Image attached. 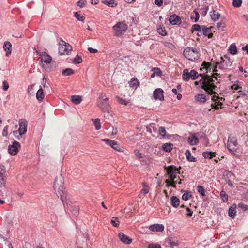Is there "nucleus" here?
<instances>
[{
    "instance_id": "nucleus-8",
    "label": "nucleus",
    "mask_w": 248,
    "mask_h": 248,
    "mask_svg": "<svg viewBox=\"0 0 248 248\" xmlns=\"http://www.w3.org/2000/svg\"><path fill=\"white\" fill-rule=\"evenodd\" d=\"M102 140L105 142V143L110 146L112 148L120 152H124V150L116 141L114 140H109L108 139H103Z\"/></svg>"
},
{
    "instance_id": "nucleus-24",
    "label": "nucleus",
    "mask_w": 248,
    "mask_h": 248,
    "mask_svg": "<svg viewBox=\"0 0 248 248\" xmlns=\"http://www.w3.org/2000/svg\"><path fill=\"white\" fill-rule=\"evenodd\" d=\"M102 2L111 7H115L117 5V3L115 0H103Z\"/></svg>"
},
{
    "instance_id": "nucleus-64",
    "label": "nucleus",
    "mask_w": 248,
    "mask_h": 248,
    "mask_svg": "<svg viewBox=\"0 0 248 248\" xmlns=\"http://www.w3.org/2000/svg\"><path fill=\"white\" fill-rule=\"evenodd\" d=\"M239 88H240V87L239 86V85H238V84H234L232 85L231 86V88H232V90H238Z\"/></svg>"
},
{
    "instance_id": "nucleus-3",
    "label": "nucleus",
    "mask_w": 248,
    "mask_h": 248,
    "mask_svg": "<svg viewBox=\"0 0 248 248\" xmlns=\"http://www.w3.org/2000/svg\"><path fill=\"white\" fill-rule=\"evenodd\" d=\"M109 98L105 93H101L97 100V107L104 112L110 113L111 107L108 102Z\"/></svg>"
},
{
    "instance_id": "nucleus-50",
    "label": "nucleus",
    "mask_w": 248,
    "mask_h": 248,
    "mask_svg": "<svg viewBox=\"0 0 248 248\" xmlns=\"http://www.w3.org/2000/svg\"><path fill=\"white\" fill-rule=\"evenodd\" d=\"M157 32L158 33L161 34L162 36H165L167 35V32L165 30L163 29L161 27H159L157 28Z\"/></svg>"
},
{
    "instance_id": "nucleus-23",
    "label": "nucleus",
    "mask_w": 248,
    "mask_h": 248,
    "mask_svg": "<svg viewBox=\"0 0 248 248\" xmlns=\"http://www.w3.org/2000/svg\"><path fill=\"white\" fill-rule=\"evenodd\" d=\"M210 16L213 21H217L219 20L220 15L218 12L212 10L210 12Z\"/></svg>"
},
{
    "instance_id": "nucleus-10",
    "label": "nucleus",
    "mask_w": 248,
    "mask_h": 248,
    "mask_svg": "<svg viewBox=\"0 0 248 248\" xmlns=\"http://www.w3.org/2000/svg\"><path fill=\"white\" fill-rule=\"evenodd\" d=\"M237 145V140L234 137H229L228 140V148L231 152H234L236 151Z\"/></svg>"
},
{
    "instance_id": "nucleus-15",
    "label": "nucleus",
    "mask_w": 248,
    "mask_h": 248,
    "mask_svg": "<svg viewBox=\"0 0 248 248\" xmlns=\"http://www.w3.org/2000/svg\"><path fill=\"white\" fill-rule=\"evenodd\" d=\"M118 237L122 242L125 244H130L132 242V239L125 235L122 232H120L118 234Z\"/></svg>"
},
{
    "instance_id": "nucleus-63",
    "label": "nucleus",
    "mask_w": 248,
    "mask_h": 248,
    "mask_svg": "<svg viewBox=\"0 0 248 248\" xmlns=\"http://www.w3.org/2000/svg\"><path fill=\"white\" fill-rule=\"evenodd\" d=\"M186 211H187V217H191L192 215L193 212L188 208H186Z\"/></svg>"
},
{
    "instance_id": "nucleus-7",
    "label": "nucleus",
    "mask_w": 248,
    "mask_h": 248,
    "mask_svg": "<svg viewBox=\"0 0 248 248\" xmlns=\"http://www.w3.org/2000/svg\"><path fill=\"white\" fill-rule=\"evenodd\" d=\"M199 74L197 72L194 70L189 72L188 70L185 69L183 72V78L186 81H188L190 78L195 80L198 77Z\"/></svg>"
},
{
    "instance_id": "nucleus-47",
    "label": "nucleus",
    "mask_w": 248,
    "mask_h": 248,
    "mask_svg": "<svg viewBox=\"0 0 248 248\" xmlns=\"http://www.w3.org/2000/svg\"><path fill=\"white\" fill-rule=\"evenodd\" d=\"M158 131L159 134L163 137H164L166 136V131L164 127H159L158 129Z\"/></svg>"
},
{
    "instance_id": "nucleus-5",
    "label": "nucleus",
    "mask_w": 248,
    "mask_h": 248,
    "mask_svg": "<svg viewBox=\"0 0 248 248\" xmlns=\"http://www.w3.org/2000/svg\"><path fill=\"white\" fill-rule=\"evenodd\" d=\"M184 56L188 60L193 61L199 58L198 51L192 47H187L184 51Z\"/></svg>"
},
{
    "instance_id": "nucleus-34",
    "label": "nucleus",
    "mask_w": 248,
    "mask_h": 248,
    "mask_svg": "<svg viewBox=\"0 0 248 248\" xmlns=\"http://www.w3.org/2000/svg\"><path fill=\"white\" fill-rule=\"evenodd\" d=\"M202 155L205 158L211 159L215 156V153L211 152H204L203 153Z\"/></svg>"
},
{
    "instance_id": "nucleus-2",
    "label": "nucleus",
    "mask_w": 248,
    "mask_h": 248,
    "mask_svg": "<svg viewBox=\"0 0 248 248\" xmlns=\"http://www.w3.org/2000/svg\"><path fill=\"white\" fill-rule=\"evenodd\" d=\"M54 188L56 195L58 197H60L63 204L64 205L65 203L67 204L69 197L67 195L62 177H59L56 178L54 183Z\"/></svg>"
},
{
    "instance_id": "nucleus-21",
    "label": "nucleus",
    "mask_w": 248,
    "mask_h": 248,
    "mask_svg": "<svg viewBox=\"0 0 248 248\" xmlns=\"http://www.w3.org/2000/svg\"><path fill=\"white\" fill-rule=\"evenodd\" d=\"M194 98L197 101L201 103H204L207 100L206 96L203 94H198Z\"/></svg>"
},
{
    "instance_id": "nucleus-29",
    "label": "nucleus",
    "mask_w": 248,
    "mask_h": 248,
    "mask_svg": "<svg viewBox=\"0 0 248 248\" xmlns=\"http://www.w3.org/2000/svg\"><path fill=\"white\" fill-rule=\"evenodd\" d=\"M147 131L150 133H155L157 131V126L155 124H151L148 127H147Z\"/></svg>"
},
{
    "instance_id": "nucleus-28",
    "label": "nucleus",
    "mask_w": 248,
    "mask_h": 248,
    "mask_svg": "<svg viewBox=\"0 0 248 248\" xmlns=\"http://www.w3.org/2000/svg\"><path fill=\"white\" fill-rule=\"evenodd\" d=\"M71 100L72 102L76 104H79L82 101V97L79 95H73L71 97Z\"/></svg>"
},
{
    "instance_id": "nucleus-30",
    "label": "nucleus",
    "mask_w": 248,
    "mask_h": 248,
    "mask_svg": "<svg viewBox=\"0 0 248 248\" xmlns=\"http://www.w3.org/2000/svg\"><path fill=\"white\" fill-rule=\"evenodd\" d=\"M171 202L172 205L174 207H177L179 205V199L176 196H172L171 198Z\"/></svg>"
},
{
    "instance_id": "nucleus-40",
    "label": "nucleus",
    "mask_w": 248,
    "mask_h": 248,
    "mask_svg": "<svg viewBox=\"0 0 248 248\" xmlns=\"http://www.w3.org/2000/svg\"><path fill=\"white\" fill-rule=\"evenodd\" d=\"M111 223L114 227H118L120 224L118 218L117 217H113L111 220Z\"/></svg>"
},
{
    "instance_id": "nucleus-14",
    "label": "nucleus",
    "mask_w": 248,
    "mask_h": 248,
    "mask_svg": "<svg viewBox=\"0 0 248 248\" xmlns=\"http://www.w3.org/2000/svg\"><path fill=\"white\" fill-rule=\"evenodd\" d=\"M40 55L41 57V62H44L46 64L50 63L52 61V58L49 55L47 54L46 52H42Z\"/></svg>"
},
{
    "instance_id": "nucleus-16",
    "label": "nucleus",
    "mask_w": 248,
    "mask_h": 248,
    "mask_svg": "<svg viewBox=\"0 0 248 248\" xmlns=\"http://www.w3.org/2000/svg\"><path fill=\"white\" fill-rule=\"evenodd\" d=\"M154 96L156 100H163L164 99L163 91L161 89H156L154 92Z\"/></svg>"
},
{
    "instance_id": "nucleus-49",
    "label": "nucleus",
    "mask_w": 248,
    "mask_h": 248,
    "mask_svg": "<svg viewBox=\"0 0 248 248\" xmlns=\"http://www.w3.org/2000/svg\"><path fill=\"white\" fill-rule=\"evenodd\" d=\"M220 196L223 202H225L228 201V195L224 191H221L220 192Z\"/></svg>"
},
{
    "instance_id": "nucleus-36",
    "label": "nucleus",
    "mask_w": 248,
    "mask_h": 248,
    "mask_svg": "<svg viewBox=\"0 0 248 248\" xmlns=\"http://www.w3.org/2000/svg\"><path fill=\"white\" fill-rule=\"evenodd\" d=\"M92 121L93 122L94 125L95 126L96 130H99V129H100L101 126L100 119L98 118L92 119Z\"/></svg>"
},
{
    "instance_id": "nucleus-41",
    "label": "nucleus",
    "mask_w": 248,
    "mask_h": 248,
    "mask_svg": "<svg viewBox=\"0 0 248 248\" xmlns=\"http://www.w3.org/2000/svg\"><path fill=\"white\" fill-rule=\"evenodd\" d=\"M74 70L71 68H66L62 71V74L65 76H70L74 74Z\"/></svg>"
},
{
    "instance_id": "nucleus-37",
    "label": "nucleus",
    "mask_w": 248,
    "mask_h": 248,
    "mask_svg": "<svg viewBox=\"0 0 248 248\" xmlns=\"http://www.w3.org/2000/svg\"><path fill=\"white\" fill-rule=\"evenodd\" d=\"M236 213V211L235 210V208L233 207H231L229 209V216L232 217L234 218Z\"/></svg>"
},
{
    "instance_id": "nucleus-18",
    "label": "nucleus",
    "mask_w": 248,
    "mask_h": 248,
    "mask_svg": "<svg viewBox=\"0 0 248 248\" xmlns=\"http://www.w3.org/2000/svg\"><path fill=\"white\" fill-rule=\"evenodd\" d=\"M169 21L172 25H177L181 23V19L179 16L173 15L169 18Z\"/></svg>"
},
{
    "instance_id": "nucleus-52",
    "label": "nucleus",
    "mask_w": 248,
    "mask_h": 248,
    "mask_svg": "<svg viewBox=\"0 0 248 248\" xmlns=\"http://www.w3.org/2000/svg\"><path fill=\"white\" fill-rule=\"evenodd\" d=\"M148 248H162L161 246L158 244L152 243L149 244Z\"/></svg>"
},
{
    "instance_id": "nucleus-55",
    "label": "nucleus",
    "mask_w": 248,
    "mask_h": 248,
    "mask_svg": "<svg viewBox=\"0 0 248 248\" xmlns=\"http://www.w3.org/2000/svg\"><path fill=\"white\" fill-rule=\"evenodd\" d=\"M33 89H34V85H31L30 87H29L28 91V93L30 94H33L34 93L33 92Z\"/></svg>"
},
{
    "instance_id": "nucleus-53",
    "label": "nucleus",
    "mask_w": 248,
    "mask_h": 248,
    "mask_svg": "<svg viewBox=\"0 0 248 248\" xmlns=\"http://www.w3.org/2000/svg\"><path fill=\"white\" fill-rule=\"evenodd\" d=\"M86 1L80 0L77 2V4L78 6H79L80 7L82 8L86 5Z\"/></svg>"
},
{
    "instance_id": "nucleus-6",
    "label": "nucleus",
    "mask_w": 248,
    "mask_h": 248,
    "mask_svg": "<svg viewBox=\"0 0 248 248\" xmlns=\"http://www.w3.org/2000/svg\"><path fill=\"white\" fill-rule=\"evenodd\" d=\"M72 49V46L64 41L59 44V53L60 55H68Z\"/></svg>"
},
{
    "instance_id": "nucleus-12",
    "label": "nucleus",
    "mask_w": 248,
    "mask_h": 248,
    "mask_svg": "<svg viewBox=\"0 0 248 248\" xmlns=\"http://www.w3.org/2000/svg\"><path fill=\"white\" fill-rule=\"evenodd\" d=\"M166 169L170 179L171 180H174L176 177L177 171L178 170L177 168L173 165H171L168 167H166Z\"/></svg>"
},
{
    "instance_id": "nucleus-58",
    "label": "nucleus",
    "mask_w": 248,
    "mask_h": 248,
    "mask_svg": "<svg viewBox=\"0 0 248 248\" xmlns=\"http://www.w3.org/2000/svg\"><path fill=\"white\" fill-rule=\"evenodd\" d=\"M135 154L136 156L139 158H141L142 157L141 154L138 150L135 151Z\"/></svg>"
},
{
    "instance_id": "nucleus-4",
    "label": "nucleus",
    "mask_w": 248,
    "mask_h": 248,
    "mask_svg": "<svg viewBox=\"0 0 248 248\" xmlns=\"http://www.w3.org/2000/svg\"><path fill=\"white\" fill-rule=\"evenodd\" d=\"M127 29V25L124 21L119 22L113 26L115 35L117 36H119L124 34Z\"/></svg>"
},
{
    "instance_id": "nucleus-56",
    "label": "nucleus",
    "mask_w": 248,
    "mask_h": 248,
    "mask_svg": "<svg viewBox=\"0 0 248 248\" xmlns=\"http://www.w3.org/2000/svg\"><path fill=\"white\" fill-rule=\"evenodd\" d=\"M238 207L241 208L244 210H247L248 205L243 204V203H240L238 204Z\"/></svg>"
},
{
    "instance_id": "nucleus-61",
    "label": "nucleus",
    "mask_w": 248,
    "mask_h": 248,
    "mask_svg": "<svg viewBox=\"0 0 248 248\" xmlns=\"http://www.w3.org/2000/svg\"><path fill=\"white\" fill-rule=\"evenodd\" d=\"M224 27V24L221 22L217 23V28L218 30H221Z\"/></svg>"
},
{
    "instance_id": "nucleus-62",
    "label": "nucleus",
    "mask_w": 248,
    "mask_h": 248,
    "mask_svg": "<svg viewBox=\"0 0 248 248\" xmlns=\"http://www.w3.org/2000/svg\"><path fill=\"white\" fill-rule=\"evenodd\" d=\"M112 132H111L112 135H117V134L118 133L117 129L116 128H114L113 127H112Z\"/></svg>"
},
{
    "instance_id": "nucleus-46",
    "label": "nucleus",
    "mask_w": 248,
    "mask_h": 248,
    "mask_svg": "<svg viewBox=\"0 0 248 248\" xmlns=\"http://www.w3.org/2000/svg\"><path fill=\"white\" fill-rule=\"evenodd\" d=\"M197 191L199 193H200L202 196L205 195V190L204 188L201 186H197Z\"/></svg>"
},
{
    "instance_id": "nucleus-19",
    "label": "nucleus",
    "mask_w": 248,
    "mask_h": 248,
    "mask_svg": "<svg viewBox=\"0 0 248 248\" xmlns=\"http://www.w3.org/2000/svg\"><path fill=\"white\" fill-rule=\"evenodd\" d=\"M3 49L6 52V55L8 56L11 54L12 51V44L9 41H6L4 43Z\"/></svg>"
},
{
    "instance_id": "nucleus-57",
    "label": "nucleus",
    "mask_w": 248,
    "mask_h": 248,
    "mask_svg": "<svg viewBox=\"0 0 248 248\" xmlns=\"http://www.w3.org/2000/svg\"><path fill=\"white\" fill-rule=\"evenodd\" d=\"M88 51L92 53H96L98 52V50L96 49L93 48L92 47H88Z\"/></svg>"
},
{
    "instance_id": "nucleus-22",
    "label": "nucleus",
    "mask_w": 248,
    "mask_h": 248,
    "mask_svg": "<svg viewBox=\"0 0 248 248\" xmlns=\"http://www.w3.org/2000/svg\"><path fill=\"white\" fill-rule=\"evenodd\" d=\"M202 32L205 36H207L209 38H211L213 36L210 28H207L202 26Z\"/></svg>"
},
{
    "instance_id": "nucleus-35",
    "label": "nucleus",
    "mask_w": 248,
    "mask_h": 248,
    "mask_svg": "<svg viewBox=\"0 0 248 248\" xmlns=\"http://www.w3.org/2000/svg\"><path fill=\"white\" fill-rule=\"evenodd\" d=\"M153 73L151 74V78H153L155 76H160L161 74V70L158 68H155L152 69Z\"/></svg>"
},
{
    "instance_id": "nucleus-11",
    "label": "nucleus",
    "mask_w": 248,
    "mask_h": 248,
    "mask_svg": "<svg viewBox=\"0 0 248 248\" xmlns=\"http://www.w3.org/2000/svg\"><path fill=\"white\" fill-rule=\"evenodd\" d=\"M27 130V122L25 120H21L19 121V135L17 139H20L21 136L25 134Z\"/></svg>"
},
{
    "instance_id": "nucleus-51",
    "label": "nucleus",
    "mask_w": 248,
    "mask_h": 248,
    "mask_svg": "<svg viewBox=\"0 0 248 248\" xmlns=\"http://www.w3.org/2000/svg\"><path fill=\"white\" fill-rule=\"evenodd\" d=\"M72 213L76 216H77L79 214V207L75 206L71 210Z\"/></svg>"
},
{
    "instance_id": "nucleus-54",
    "label": "nucleus",
    "mask_w": 248,
    "mask_h": 248,
    "mask_svg": "<svg viewBox=\"0 0 248 248\" xmlns=\"http://www.w3.org/2000/svg\"><path fill=\"white\" fill-rule=\"evenodd\" d=\"M9 87V84L8 82L6 80H4L3 82V89L4 91H7Z\"/></svg>"
},
{
    "instance_id": "nucleus-38",
    "label": "nucleus",
    "mask_w": 248,
    "mask_h": 248,
    "mask_svg": "<svg viewBox=\"0 0 248 248\" xmlns=\"http://www.w3.org/2000/svg\"><path fill=\"white\" fill-rule=\"evenodd\" d=\"M230 53L232 55H235L237 53V47L235 45L232 44L229 47Z\"/></svg>"
},
{
    "instance_id": "nucleus-48",
    "label": "nucleus",
    "mask_w": 248,
    "mask_h": 248,
    "mask_svg": "<svg viewBox=\"0 0 248 248\" xmlns=\"http://www.w3.org/2000/svg\"><path fill=\"white\" fill-rule=\"evenodd\" d=\"M242 3V0H233L232 5L235 7H239L241 5Z\"/></svg>"
},
{
    "instance_id": "nucleus-25",
    "label": "nucleus",
    "mask_w": 248,
    "mask_h": 248,
    "mask_svg": "<svg viewBox=\"0 0 248 248\" xmlns=\"http://www.w3.org/2000/svg\"><path fill=\"white\" fill-rule=\"evenodd\" d=\"M170 247L174 248L175 247H178L180 242L174 238H170L168 242Z\"/></svg>"
},
{
    "instance_id": "nucleus-1",
    "label": "nucleus",
    "mask_w": 248,
    "mask_h": 248,
    "mask_svg": "<svg viewBox=\"0 0 248 248\" xmlns=\"http://www.w3.org/2000/svg\"><path fill=\"white\" fill-rule=\"evenodd\" d=\"M219 62H216L215 64L212 65L208 62H204L202 63V66L203 69H205L207 70V72L210 71L212 69L213 73L211 76L208 75L200 74V76L202 77V78L199 81H196L195 82L196 85H199V86L207 92L209 94H213L212 99L214 101L217 99L219 100V102L223 100L222 98H219L216 96V93L214 91L216 88V85L214 83V80L213 78L216 79V80L219 82L220 79V74L217 73L218 71L217 70V65L219 64Z\"/></svg>"
},
{
    "instance_id": "nucleus-20",
    "label": "nucleus",
    "mask_w": 248,
    "mask_h": 248,
    "mask_svg": "<svg viewBox=\"0 0 248 248\" xmlns=\"http://www.w3.org/2000/svg\"><path fill=\"white\" fill-rule=\"evenodd\" d=\"M188 142L191 145H196L198 143V139L194 134H191L188 138Z\"/></svg>"
},
{
    "instance_id": "nucleus-39",
    "label": "nucleus",
    "mask_w": 248,
    "mask_h": 248,
    "mask_svg": "<svg viewBox=\"0 0 248 248\" xmlns=\"http://www.w3.org/2000/svg\"><path fill=\"white\" fill-rule=\"evenodd\" d=\"M191 31L192 32H193L194 31H197L198 32H202V26H201L198 24H194L192 27Z\"/></svg>"
},
{
    "instance_id": "nucleus-45",
    "label": "nucleus",
    "mask_w": 248,
    "mask_h": 248,
    "mask_svg": "<svg viewBox=\"0 0 248 248\" xmlns=\"http://www.w3.org/2000/svg\"><path fill=\"white\" fill-rule=\"evenodd\" d=\"M191 197V194L190 192H186L183 195H182V199L185 201L188 200L190 197Z\"/></svg>"
},
{
    "instance_id": "nucleus-42",
    "label": "nucleus",
    "mask_w": 248,
    "mask_h": 248,
    "mask_svg": "<svg viewBox=\"0 0 248 248\" xmlns=\"http://www.w3.org/2000/svg\"><path fill=\"white\" fill-rule=\"evenodd\" d=\"M74 16L78 20L81 22H84L85 19V17L80 15L78 12H76L74 14Z\"/></svg>"
},
{
    "instance_id": "nucleus-13",
    "label": "nucleus",
    "mask_w": 248,
    "mask_h": 248,
    "mask_svg": "<svg viewBox=\"0 0 248 248\" xmlns=\"http://www.w3.org/2000/svg\"><path fill=\"white\" fill-rule=\"evenodd\" d=\"M20 147V143L15 141L12 145H10L8 147L9 153L12 155H15L18 152V149Z\"/></svg>"
},
{
    "instance_id": "nucleus-43",
    "label": "nucleus",
    "mask_w": 248,
    "mask_h": 248,
    "mask_svg": "<svg viewBox=\"0 0 248 248\" xmlns=\"http://www.w3.org/2000/svg\"><path fill=\"white\" fill-rule=\"evenodd\" d=\"M82 62V57L80 56L77 55L76 57L73 59L72 62L74 64H79Z\"/></svg>"
},
{
    "instance_id": "nucleus-9",
    "label": "nucleus",
    "mask_w": 248,
    "mask_h": 248,
    "mask_svg": "<svg viewBox=\"0 0 248 248\" xmlns=\"http://www.w3.org/2000/svg\"><path fill=\"white\" fill-rule=\"evenodd\" d=\"M6 170L5 167L0 165V187L5 186L7 178L6 175Z\"/></svg>"
},
{
    "instance_id": "nucleus-17",
    "label": "nucleus",
    "mask_w": 248,
    "mask_h": 248,
    "mask_svg": "<svg viewBox=\"0 0 248 248\" xmlns=\"http://www.w3.org/2000/svg\"><path fill=\"white\" fill-rule=\"evenodd\" d=\"M149 229L153 232H162L164 229V227L162 224H154L149 226Z\"/></svg>"
},
{
    "instance_id": "nucleus-60",
    "label": "nucleus",
    "mask_w": 248,
    "mask_h": 248,
    "mask_svg": "<svg viewBox=\"0 0 248 248\" xmlns=\"http://www.w3.org/2000/svg\"><path fill=\"white\" fill-rule=\"evenodd\" d=\"M155 3L156 5L160 6L163 3V0H155Z\"/></svg>"
},
{
    "instance_id": "nucleus-59",
    "label": "nucleus",
    "mask_w": 248,
    "mask_h": 248,
    "mask_svg": "<svg viewBox=\"0 0 248 248\" xmlns=\"http://www.w3.org/2000/svg\"><path fill=\"white\" fill-rule=\"evenodd\" d=\"M2 135L4 136H6L8 135V126H5L2 132Z\"/></svg>"
},
{
    "instance_id": "nucleus-44",
    "label": "nucleus",
    "mask_w": 248,
    "mask_h": 248,
    "mask_svg": "<svg viewBox=\"0 0 248 248\" xmlns=\"http://www.w3.org/2000/svg\"><path fill=\"white\" fill-rule=\"evenodd\" d=\"M143 185V188L141 190V193L144 195L147 194L149 191V187L147 186V185L145 183H142Z\"/></svg>"
},
{
    "instance_id": "nucleus-32",
    "label": "nucleus",
    "mask_w": 248,
    "mask_h": 248,
    "mask_svg": "<svg viewBox=\"0 0 248 248\" xmlns=\"http://www.w3.org/2000/svg\"><path fill=\"white\" fill-rule=\"evenodd\" d=\"M44 97V94L43 93V90L42 88H40L38 90L36 93V98L39 101H42Z\"/></svg>"
},
{
    "instance_id": "nucleus-33",
    "label": "nucleus",
    "mask_w": 248,
    "mask_h": 248,
    "mask_svg": "<svg viewBox=\"0 0 248 248\" xmlns=\"http://www.w3.org/2000/svg\"><path fill=\"white\" fill-rule=\"evenodd\" d=\"M116 99L119 103L121 105H127L130 102V100H126L119 96H117Z\"/></svg>"
},
{
    "instance_id": "nucleus-26",
    "label": "nucleus",
    "mask_w": 248,
    "mask_h": 248,
    "mask_svg": "<svg viewBox=\"0 0 248 248\" xmlns=\"http://www.w3.org/2000/svg\"><path fill=\"white\" fill-rule=\"evenodd\" d=\"M129 86L133 88L136 89L139 86V82L136 78H132L129 82Z\"/></svg>"
},
{
    "instance_id": "nucleus-31",
    "label": "nucleus",
    "mask_w": 248,
    "mask_h": 248,
    "mask_svg": "<svg viewBox=\"0 0 248 248\" xmlns=\"http://www.w3.org/2000/svg\"><path fill=\"white\" fill-rule=\"evenodd\" d=\"M172 144L170 143H166L162 145V149L165 152H170L172 149Z\"/></svg>"
},
{
    "instance_id": "nucleus-27",
    "label": "nucleus",
    "mask_w": 248,
    "mask_h": 248,
    "mask_svg": "<svg viewBox=\"0 0 248 248\" xmlns=\"http://www.w3.org/2000/svg\"><path fill=\"white\" fill-rule=\"evenodd\" d=\"M185 155L187 160L189 162H196V158L191 155V153L189 150H187L185 152Z\"/></svg>"
}]
</instances>
